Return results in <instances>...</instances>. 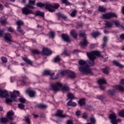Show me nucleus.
I'll list each match as a JSON object with an SVG mask.
<instances>
[{
	"label": "nucleus",
	"instance_id": "nucleus-1",
	"mask_svg": "<svg viewBox=\"0 0 124 124\" xmlns=\"http://www.w3.org/2000/svg\"><path fill=\"white\" fill-rule=\"evenodd\" d=\"M78 70L81 73H85V74H90V75H93V71L92 69L90 68L87 61L80 60L78 61Z\"/></svg>",
	"mask_w": 124,
	"mask_h": 124
},
{
	"label": "nucleus",
	"instance_id": "nucleus-2",
	"mask_svg": "<svg viewBox=\"0 0 124 124\" xmlns=\"http://www.w3.org/2000/svg\"><path fill=\"white\" fill-rule=\"evenodd\" d=\"M61 88H62L63 93L64 92H68V91H69V87L66 86L62 87V84L60 82H57L52 84L51 90L56 93L61 90Z\"/></svg>",
	"mask_w": 124,
	"mask_h": 124
},
{
	"label": "nucleus",
	"instance_id": "nucleus-3",
	"mask_svg": "<svg viewBox=\"0 0 124 124\" xmlns=\"http://www.w3.org/2000/svg\"><path fill=\"white\" fill-rule=\"evenodd\" d=\"M86 54L89 60H91V61L89 62L90 66H93L94 65V60L96 59V56L100 57V52L99 51H92L91 52H87Z\"/></svg>",
	"mask_w": 124,
	"mask_h": 124
},
{
	"label": "nucleus",
	"instance_id": "nucleus-4",
	"mask_svg": "<svg viewBox=\"0 0 124 124\" xmlns=\"http://www.w3.org/2000/svg\"><path fill=\"white\" fill-rule=\"evenodd\" d=\"M59 7H60V4L59 3H55L54 5L49 3L46 4V9L49 12H54V11H55L54 9H58Z\"/></svg>",
	"mask_w": 124,
	"mask_h": 124
},
{
	"label": "nucleus",
	"instance_id": "nucleus-5",
	"mask_svg": "<svg viewBox=\"0 0 124 124\" xmlns=\"http://www.w3.org/2000/svg\"><path fill=\"white\" fill-rule=\"evenodd\" d=\"M0 96L6 98V103H9L10 102H12V101H13L11 99L7 98L9 97V94H8V92L6 90L2 91L0 89Z\"/></svg>",
	"mask_w": 124,
	"mask_h": 124
},
{
	"label": "nucleus",
	"instance_id": "nucleus-6",
	"mask_svg": "<svg viewBox=\"0 0 124 124\" xmlns=\"http://www.w3.org/2000/svg\"><path fill=\"white\" fill-rule=\"evenodd\" d=\"M103 19H106V20H110L113 17L117 18L118 16L115 13H108L102 15Z\"/></svg>",
	"mask_w": 124,
	"mask_h": 124
},
{
	"label": "nucleus",
	"instance_id": "nucleus-7",
	"mask_svg": "<svg viewBox=\"0 0 124 124\" xmlns=\"http://www.w3.org/2000/svg\"><path fill=\"white\" fill-rule=\"evenodd\" d=\"M55 116L61 118L62 119H64V118L68 117L66 114H63V110L62 109H58L56 113L55 114Z\"/></svg>",
	"mask_w": 124,
	"mask_h": 124
},
{
	"label": "nucleus",
	"instance_id": "nucleus-8",
	"mask_svg": "<svg viewBox=\"0 0 124 124\" xmlns=\"http://www.w3.org/2000/svg\"><path fill=\"white\" fill-rule=\"evenodd\" d=\"M44 56H50L52 55V51L47 47H44L41 52Z\"/></svg>",
	"mask_w": 124,
	"mask_h": 124
},
{
	"label": "nucleus",
	"instance_id": "nucleus-9",
	"mask_svg": "<svg viewBox=\"0 0 124 124\" xmlns=\"http://www.w3.org/2000/svg\"><path fill=\"white\" fill-rule=\"evenodd\" d=\"M29 8H28V7L27 6L22 8V14H24V15H29V14H34L33 12Z\"/></svg>",
	"mask_w": 124,
	"mask_h": 124
},
{
	"label": "nucleus",
	"instance_id": "nucleus-10",
	"mask_svg": "<svg viewBox=\"0 0 124 124\" xmlns=\"http://www.w3.org/2000/svg\"><path fill=\"white\" fill-rule=\"evenodd\" d=\"M14 111L13 110H10L8 111L7 113L6 117L8 119V120H10V121H13L14 120Z\"/></svg>",
	"mask_w": 124,
	"mask_h": 124
},
{
	"label": "nucleus",
	"instance_id": "nucleus-11",
	"mask_svg": "<svg viewBox=\"0 0 124 124\" xmlns=\"http://www.w3.org/2000/svg\"><path fill=\"white\" fill-rule=\"evenodd\" d=\"M34 5H35V0H29V3L26 5L27 7L28 8H31L32 9H34Z\"/></svg>",
	"mask_w": 124,
	"mask_h": 124
},
{
	"label": "nucleus",
	"instance_id": "nucleus-12",
	"mask_svg": "<svg viewBox=\"0 0 124 124\" xmlns=\"http://www.w3.org/2000/svg\"><path fill=\"white\" fill-rule=\"evenodd\" d=\"M26 93L27 94H29L30 97H35V93H36V92L35 91L28 89L26 90Z\"/></svg>",
	"mask_w": 124,
	"mask_h": 124
},
{
	"label": "nucleus",
	"instance_id": "nucleus-13",
	"mask_svg": "<svg viewBox=\"0 0 124 124\" xmlns=\"http://www.w3.org/2000/svg\"><path fill=\"white\" fill-rule=\"evenodd\" d=\"M62 38L63 39V40L65 41V42H71V40H70L69 36H68V35H67V34H62Z\"/></svg>",
	"mask_w": 124,
	"mask_h": 124
},
{
	"label": "nucleus",
	"instance_id": "nucleus-14",
	"mask_svg": "<svg viewBox=\"0 0 124 124\" xmlns=\"http://www.w3.org/2000/svg\"><path fill=\"white\" fill-rule=\"evenodd\" d=\"M4 39L5 40H7V41H9V42H11L12 40H11V38H12V36H11V34L9 33H4Z\"/></svg>",
	"mask_w": 124,
	"mask_h": 124
},
{
	"label": "nucleus",
	"instance_id": "nucleus-15",
	"mask_svg": "<svg viewBox=\"0 0 124 124\" xmlns=\"http://www.w3.org/2000/svg\"><path fill=\"white\" fill-rule=\"evenodd\" d=\"M109 118L111 120V124H113L116 119H117V115L115 113H113L109 115Z\"/></svg>",
	"mask_w": 124,
	"mask_h": 124
},
{
	"label": "nucleus",
	"instance_id": "nucleus-16",
	"mask_svg": "<svg viewBox=\"0 0 124 124\" xmlns=\"http://www.w3.org/2000/svg\"><path fill=\"white\" fill-rule=\"evenodd\" d=\"M17 95H19V94H20V92L18 91H14L13 93H11V98H13V99H15V98L17 97Z\"/></svg>",
	"mask_w": 124,
	"mask_h": 124
},
{
	"label": "nucleus",
	"instance_id": "nucleus-17",
	"mask_svg": "<svg viewBox=\"0 0 124 124\" xmlns=\"http://www.w3.org/2000/svg\"><path fill=\"white\" fill-rule=\"evenodd\" d=\"M68 76L70 77V78H76V74L74 72H72L70 70H68Z\"/></svg>",
	"mask_w": 124,
	"mask_h": 124
},
{
	"label": "nucleus",
	"instance_id": "nucleus-18",
	"mask_svg": "<svg viewBox=\"0 0 124 124\" xmlns=\"http://www.w3.org/2000/svg\"><path fill=\"white\" fill-rule=\"evenodd\" d=\"M104 28L105 29H106V28H108V29L113 28V22L111 21H106L105 27Z\"/></svg>",
	"mask_w": 124,
	"mask_h": 124
},
{
	"label": "nucleus",
	"instance_id": "nucleus-19",
	"mask_svg": "<svg viewBox=\"0 0 124 124\" xmlns=\"http://www.w3.org/2000/svg\"><path fill=\"white\" fill-rule=\"evenodd\" d=\"M70 33L73 38H75V39H76V38H77V37L78 36V34L77 33L76 31H75V30H71L70 31Z\"/></svg>",
	"mask_w": 124,
	"mask_h": 124
},
{
	"label": "nucleus",
	"instance_id": "nucleus-20",
	"mask_svg": "<svg viewBox=\"0 0 124 124\" xmlns=\"http://www.w3.org/2000/svg\"><path fill=\"white\" fill-rule=\"evenodd\" d=\"M59 75H60V74H57V75L55 76V73H52L50 74V76L52 80H57V79H59Z\"/></svg>",
	"mask_w": 124,
	"mask_h": 124
},
{
	"label": "nucleus",
	"instance_id": "nucleus-21",
	"mask_svg": "<svg viewBox=\"0 0 124 124\" xmlns=\"http://www.w3.org/2000/svg\"><path fill=\"white\" fill-rule=\"evenodd\" d=\"M78 103L82 107V106L86 105V100L85 99H80L78 101Z\"/></svg>",
	"mask_w": 124,
	"mask_h": 124
},
{
	"label": "nucleus",
	"instance_id": "nucleus-22",
	"mask_svg": "<svg viewBox=\"0 0 124 124\" xmlns=\"http://www.w3.org/2000/svg\"><path fill=\"white\" fill-rule=\"evenodd\" d=\"M98 84L101 86V85H103V84H107L106 82V79L104 78H101L98 80Z\"/></svg>",
	"mask_w": 124,
	"mask_h": 124
},
{
	"label": "nucleus",
	"instance_id": "nucleus-23",
	"mask_svg": "<svg viewBox=\"0 0 124 124\" xmlns=\"http://www.w3.org/2000/svg\"><path fill=\"white\" fill-rule=\"evenodd\" d=\"M36 107H37V108H39L40 109H46V108H47L48 106L43 104H40L37 105Z\"/></svg>",
	"mask_w": 124,
	"mask_h": 124
},
{
	"label": "nucleus",
	"instance_id": "nucleus-24",
	"mask_svg": "<svg viewBox=\"0 0 124 124\" xmlns=\"http://www.w3.org/2000/svg\"><path fill=\"white\" fill-rule=\"evenodd\" d=\"M8 119L6 117H2L0 119V124H6L8 123Z\"/></svg>",
	"mask_w": 124,
	"mask_h": 124
},
{
	"label": "nucleus",
	"instance_id": "nucleus-25",
	"mask_svg": "<svg viewBox=\"0 0 124 124\" xmlns=\"http://www.w3.org/2000/svg\"><path fill=\"white\" fill-rule=\"evenodd\" d=\"M31 52L33 55H39L40 54H41V51H39V50L38 49H31Z\"/></svg>",
	"mask_w": 124,
	"mask_h": 124
},
{
	"label": "nucleus",
	"instance_id": "nucleus-26",
	"mask_svg": "<svg viewBox=\"0 0 124 124\" xmlns=\"http://www.w3.org/2000/svg\"><path fill=\"white\" fill-rule=\"evenodd\" d=\"M99 12H102L103 13H105L106 12L107 9L105 8V7L101 6H99L98 9Z\"/></svg>",
	"mask_w": 124,
	"mask_h": 124
},
{
	"label": "nucleus",
	"instance_id": "nucleus-27",
	"mask_svg": "<svg viewBox=\"0 0 124 124\" xmlns=\"http://www.w3.org/2000/svg\"><path fill=\"white\" fill-rule=\"evenodd\" d=\"M67 105L68 106H73V107H75V106H77V104L75 102H72V100H70L69 102H68Z\"/></svg>",
	"mask_w": 124,
	"mask_h": 124
},
{
	"label": "nucleus",
	"instance_id": "nucleus-28",
	"mask_svg": "<svg viewBox=\"0 0 124 124\" xmlns=\"http://www.w3.org/2000/svg\"><path fill=\"white\" fill-rule=\"evenodd\" d=\"M113 64H115V65H116V66H118V67H120V68H124V65L120 64L119 62L116 61H113Z\"/></svg>",
	"mask_w": 124,
	"mask_h": 124
},
{
	"label": "nucleus",
	"instance_id": "nucleus-29",
	"mask_svg": "<svg viewBox=\"0 0 124 124\" xmlns=\"http://www.w3.org/2000/svg\"><path fill=\"white\" fill-rule=\"evenodd\" d=\"M80 44L81 46H87V45L89 44V43H88V40H87V38L84 39L83 41L80 42Z\"/></svg>",
	"mask_w": 124,
	"mask_h": 124
},
{
	"label": "nucleus",
	"instance_id": "nucleus-30",
	"mask_svg": "<svg viewBox=\"0 0 124 124\" xmlns=\"http://www.w3.org/2000/svg\"><path fill=\"white\" fill-rule=\"evenodd\" d=\"M23 61L27 63L28 64H30V65H32V62L31 61L30 59H28V58L25 57L24 58H23Z\"/></svg>",
	"mask_w": 124,
	"mask_h": 124
},
{
	"label": "nucleus",
	"instance_id": "nucleus-31",
	"mask_svg": "<svg viewBox=\"0 0 124 124\" xmlns=\"http://www.w3.org/2000/svg\"><path fill=\"white\" fill-rule=\"evenodd\" d=\"M0 24L2 26H5V25H8V22H7L6 18H4L0 20Z\"/></svg>",
	"mask_w": 124,
	"mask_h": 124
},
{
	"label": "nucleus",
	"instance_id": "nucleus-32",
	"mask_svg": "<svg viewBox=\"0 0 124 124\" xmlns=\"http://www.w3.org/2000/svg\"><path fill=\"white\" fill-rule=\"evenodd\" d=\"M91 35L94 38H96L97 36L99 35H100V32L98 31H96V32H93L92 33Z\"/></svg>",
	"mask_w": 124,
	"mask_h": 124
},
{
	"label": "nucleus",
	"instance_id": "nucleus-33",
	"mask_svg": "<svg viewBox=\"0 0 124 124\" xmlns=\"http://www.w3.org/2000/svg\"><path fill=\"white\" fill-rule=\"evenodd\" d=\"M62 3H63V4H65V5H72V3L69 2L68 1V0H61Z\"/></svg>",
	"mask_w": 124,
	"mask_h": 124
},
{
	"label": "nucleus",
	"instance_id": "nucleus-34",
	"mask_svg": "<svg viewBox=\"0 0 124 124\" xmlns=\"http://www.w3.org/2000/svg\"><path fill=\"white\" fill-rule=\"evenodd\" d=\"M116 89L118 90L119 92H124V87L122 85H117L116 86Z\"/></svg>",
	"mask_w": 124,
	"mask_h": 124
},
{
	"label": "nucleus",
	"instance_id": "nucleus-35",
	"mask_svg": "<svg viewBox=\"0 0 124 124\" xmlns=\"http://www.w3.org/2000/svg\"><path fill=\"white\" fill-rule=\"evenodd\" d=\"M16 31L18 32H20V33H21L22 35H24L25 33H24V30L22 29L21 26H17Z\"/></svg>",
	"mask_w": 124,
	"mask_h": 124
},
{
	"label": "nucleus",
	"instance_id": "nucleus-36",
	"mask_svg": "<svg viewBox=\"0 0 124 124\" xmlns=\"http://www.w3.org/2000/svg\"><path fill=\"white\" fill-rule=\"evenodd\" d=\"M67 97L68 99H71V100H73V99H75V96L73 95V94L71 93H69L67 94Z\"/></svg>",
	"mask_w": 124,
	"mask_h": 124
},
{
	"label": "nucleus",
	"instance_id": "nucleus-37",
	"mask_svg": "<svg viewBox=\"0 0 124 124\" xmlns=\"http://www.w3.org/2000/svg\"><path fill=\"white\" fill-rule=\"evenodd\" d=\"M35 16H41V17H44V13L40 11H36L35 14Z\"/></svg>",
	"mask_w": 124,
	"mask_h": 124
},
{
	"label": "nucleus",
	"instance_id": "nucleus-38",
	"mask_svg": "<svg viewBox=\"0 0 124 124\" xmlns=\"http://www.w3.org/2000/svg\"><path fill=\"white\" fill-rule=\"evenodd\" d=\"M16 24L17 27H21V26H23V25H24V22L21 20H18L16 22Z\"/></svg>",
	"mask_w": 124,
	"mask_h": 124
},
{
	"label": "nucleus",
	"instance_id": "nucleus-39",
	"mask_svg": "<svg viewBox=\"0 0 124 124\" xmlns=\"http://www.w3.org/2000/svg\"><path fill=\"white\" fill-rule=\"evenodd\" d=\"M36 5L37 6H38V7H41V8H42V7H45V9H46V4H43L42 3V2H39V3H36Z\"/></svg>",
	"mask_w": 124,
	"mask_h": 124
},
{
	"label": "nucleus",
	"instance_id": "nucleus-40",
	"mask_svg": "<svg viewBox=\"0 0 124 124\" xmlns=\"http://www.w3.org/2000/svg\"><path fill=\"white\" fill-rule=\"evenodd\" d=\"M77 14V10H74L72 13L70 14L71 17H76V15Z\"/></svg>",
	"mask_w": 124,
	"mask_h": 124
},
{
	"label": "nucleus",
	"instance_id": "nucleus-41",
	"mask_svg": "<svg viewBox=\"0 0 124 124\" xmlns=\"http://www.w3.org/2000/svg\"><path fill=\"white\" fill-rule=\"evenodd\" d=\"M79 37H82L84 39H85V38H87L85 32H83L82 31L79 32Z\"/></svg>",
	"mask_w": 124,
	"mask_h": 124
},
{
	"label": "nucleus",
	"instance_id": "nucleus-42",
	"mask_svg": "<svg viewBox=\"0 0 124 124\" xmlns=\"http://www.w3.org/2000/svg\"><path fill=\"white\" fill-rule=\"evenodd\" d=\"M61 55L62 56H63V55H64V56H70V54L68 53V52H67V50L66 49H64Z\"/></svg>",
	"mask_w": 124,
	"mask_h": 124
},
{
	"label": "nucleus",
	"instance_id": "nucleus-43",
	"mask_svg": "<svg viewBox=\"0 0 124 124\" xmlns=\"http://www.w3.org/2000/svg\"><path fill=\"white\" fill-rule=\"evenodd\" d=\"M54 62H60V61H61V58H60V56H57L54 58Z\"/></svg>",
	"mask_w": 124,
	"mask_h": 124
},
{
	"label": "nucleus",
	"instance_id": "nucleus-44",
	"mask_svg": "<svg viewBox=\"0 0 124 124\" xmlns=\"http://www.w3.org/2000/svg\"><path fill=\"white\" fill-rule=\"evenodd\" d=\"M68 72V70L61 71L60 74H61L62 76H65V75H67Z\"/></svg>",
	"mask_w": 124,
	"mask_h": 124
},
{
	"label": "nucleus",
	"instance_id": "nucleus-45",
	"mask_svg": "<svg viewBox=\"0 0 124 124\" xmlns=\"http://www.w3.org/2000/svg\"><path fill=\"white\" fill-rule=\"evenodd\" d=\"M118 116H120L121 118H124V109L121 110L119 112Z\"/></svg>",
	"mask_w": 124,
	"mask_h": 124
},
{
	"label": "nucleus",
	"instance_id": "nucleus-46",
	"mask_svg": "<svg viewBox=\"0 0 124 124\" xmlns=\"http://www.w3.org/2000/svg\"><path fill=\"white\" fill-rule=\"evenodd\" d=\"M113 24H114L116 27H120V26H121V23H120V21H119V20L113 21Z\"/></svg>",
	"mask_w": 124,
	"mask_h": 124
},
{
	"label": "nucleus",
	"instance_id": "nucleus-47",
	"mask_svg": "<svg viewBox=\"0 0 124 124\" xmlns=\"http://www.w3.org/2000/svg\"><path fill=\"white\" fill-rule=\"evenodd\" d=\"M90 121L91 123L93 124H95V123H96V120H95V118H94V117L90 118Z\"/></svg>",
	"mask_w": 124,
	"mask_h": 124
},
{
	"label": "nucleus",
	"instance_id": "nucleus-48",
	"mask_svg": "<svg viewBox=\"0 0 124 124\" xmlns=\"http://www.w3.org/2000/svg\"><path fill=\"white\" fill-rule=\"evenodd\" d=\"M1 60L4 63H6V62H7V58L5 57H2Z\"/></svg>",
	"mask_w": 124,
	"mask_h": 124
},
{
	"label": "nucleus",
	"instance_id": "nucleus-49",
	"mask_svg": "<svg viewBox=\"0 0 124 124\" xmlns=\"http://www.w3.org/2000/svg\"><path fill=\"white\" fill-rule=\"evenodd\" d=\"M43 75L44 76H45V75L46 76L51 75V73L50 72V71L46 70L44 71Z\"/></svg>",
	"mask_w": 124,
	"mask_h": 124
},
{
	"label": "nucleus",
	"instance_id": "nucleus-50",
	"mask_svg": "<svg viewBox=\"0 0 124 124\" xmlns=\"http://www.w3.org/2000/svg\"><path fill=\"white\" fill-rule=\"evenodd\" d=\"M108 93L109 94H110V95H114L116 92L114 90H108Z\"/></svg>",
	"mask_w": 124,
	"mask_h": 124
},
{
	"label": "nucleus",
	"instance_id": "nucleus-51",
	"mask_svg": "<svg viewBox=\"0 0 124 124\" xmlns=\"http://www.w3.org/2000/svg\"><path fill=\"white\" fill-rule=\"evenodd\" d=\"M120 122H122V120L120 119H116L112 124H118V123H120Z\"/></svg>",
	"mask_w": 124,
	"mask_h": 124
},
{
	"label": "nucleus",
	"instance_id": "nucleus-52",
	"mask_svg": "<svg viewBox=\"0 0 124 124\" xmlns=\"http://www.w3.org/2000/svg\"><path fill=\"white\" fill-rule=\"evenodd\" d=\"M18 106L19 108H20V109H24V108H25V105H24V104L22 103L18 104Z\"/></svg>",
	"mask_w": 124,
	"mask_h": 124
},
{
	"label": "nucleus",
	"instance_id": "nucleus-53",
	"mask_svg": "<svg viewBox=\"0 0 124 124\" xmlns=\"http://www.w3.org/2000/svg\"><path fill=\"white\" fill-rule=\"evenodd\" d=\"M7 30L10 32H14V29L11 27H8Z\"/></svg>",
	"mask_w": 124,
	"mask_h": 124
},
{
	"label": "nucleus",
	"instance_id": "nucleus-54",
	"mask_svg": "<svg viewBox=\"0 0 124 124\" xmlns=\"http://www.w3.org/2000/svg\"><path fill=\"white\" fill-rule=\"evenodd\" d=\"M49 34L52 36V38L54 39V38L55 37V32L53 31H51L49 32Z\"/></svg>",
	"mask_w": 124,
	"mask_h": 124
},
{
	"label": "nucleus",
	"instance_id": "nucleus-55",
	"mask_svg": "<svg viewBox=\"0 0 124 124\" xmlns=\"http://www.w3.org/2000/svg\"><path fill=\"white\" fill-rule=\"evenodd\" d=\"M103 71L105 74H108L109 73V71L108 70V68H107L103 69Z\"/></svg>",
	"mask_w": 124,
	"mask_h": 124
},
{
	"label": "nucleus",
	"instance_id": "nucleus-56",
	"mask_svg": "<svg viewBox=\"0 0 124 124\" xmlns=\"http://www.w3.org/2000/svg\"><path fill=\"white\" fill-rule=\"evenodd\" d=\"M19 101L22 103H25V102H26V99L24 98H21L19 99Z\"/></svg>",
	"mask_w": 124,
	"mask_h": 124
},
{
	"label": "nucleus",
	"instance_id": "nucleus-57",
	"mask_svg": "<svg viewBox=\"0 0 124 124\" xmlns=\"http://www.w3.org/2000/svg\"><path fill=\"white\" fill-rule=\"evenodd\" d=\"M25 119L26 122H27L28 124H31V120L30 118H29L28 117H25Z\"/></svg>",
	"mask_w": 124,
	"mask_h": 124
},
{
	"label": "nucleus",
	"instance_id": "nucleus-58",
	"mask_svg": "<svg viewBox=\"0 0 124 124\" xmlns=\"http://www.w3.org/2000/svg\"><path fill=\"white\" fill-rule=\"evenodd\" d=\"M82 118L85 119V120H87V119H88V115H87V114L86 113H84Z\"/></svg>",
	"mask_w": 124,
	"mask_h": 124
},
{
	"label": "nucleus",
	"instance_id": "nucleus-59",
	"mask_svg": "<svg viewBox=\"0 0 124 124\" xmlns=\"http://www.w3.org/2000/svg\"><path fill=\"white\" fill-rule=\"evenodd\" d=\"M3 32H4V30H0V37H2V35H3Z\"/></svg>",
	"mask_w": 124,
	"mask_h": 124
},
{
	"label": "nucleus",
	"instance_id": "nucleus-60",
	"mask_svg": "<svg viewBox=\"0 0 124 124\" xmlns=\"http://www.w3.org/2000/svg\"><path fill=\"white\" fill-rule=\"evenodd\" d=\"M66 124H73V121L72 120H69L67 121Z\"/></svg>",
	"mask_w": 124,
	"mask_h": 124
},
{
	"label": "nucleus",
	"instance_id": "nucleus-61",
	"mask_svg": "<svg viewBox=\"0 0 124 124\" xmlns=\"http://www.w3.org/2000/svg\"><path fill=\"white\" fill-rule=\"evenodd\" d=\"M83 27L82 24H78L76 26V29H80V28H82Z\"/></svg>",
	"mask_w": 124,
	"mask_h": 124
},
{
	"label": "nucleus",
	"instance_id": "nucleus-62",
	"mask_svg": "<svg viewBox=\"0 0 124 124\" xmlns=\"http://www.w3.org/2000/svg\"><path fill=\"white\" fill-rule=\"evenodd\" d=\"M120 38L121 40H124V33H123L120 35Z\"/></svg>",
	"mask_w": 124,
	"mask_h": 124
},
{
	"label": "nucleus",
	"instance_id": "nucleus-63",
	"mask_svg": "<svg viewBox=\"0 0 124 124\" xmlns=\"http://www.w3.org/2000/svg\"><path fill=\"white\" fill-rule=\"evenodd\" d=\"M98 99H100V100H102L103 98H104V96L103 95H99L98 97Z\"/></svg>",
	"mask_w": 124,
	"mask_h": 124
},
{
	"label": "nucleus",
	"instance_id": "nucleus-64",
	"mask_svg": "<svg viewBox=\"0 0 124 124\" xmlns=\"http://www.w3.org/2000/svg\"><path fill=\"white\" fill-rule=\"evenodd\" d=\"M76 115L77 116H80V115H81V111H80V110H78V111L76 112Z\"/></svg>",
	"mask_w": 124,
	"mask_h": 124
}]
</instances>
